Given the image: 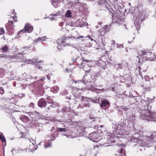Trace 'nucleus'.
<instances>
[{
  "mask_svg": "<svg viewBox=\"0 0 156 156\" xmlns=\"http://www.w3.org/2000/svg\"><path fill=\"white\" fill-rule=\"evenodd\" d=\"M19 97L20 98H22L25 96V94H19Z\"/></svg>",
  "mask_w": 156,
  "mask_h": 156,
  "instance_id": "de8ad7c7",
  "label": "nucleus"
},
{
  "mask_svg": "<svg viewBox=\"0 0 156 156\" xmlns=\"http://www.w3.org/2000/svg\"><path fill=\"white\" fill-rule=\"evenodd\" d=\"M74 82L76 84H77L79 86V88H82L83 87V85L84 84V82L82 81H74Z\"/></svg>",
  "mask_w": 156,
  "mask_h": 156,
  "instance_id": "a211bd4d",
  "label": "nucleus"
},
{
  "mask_svg": "<svg viewBox=\"0 0 156 156\" xmlns=\"http://www.w3.org/2000/svg\"><path fill=\"white\" fill-rule=\"evenodd\" d=\"M33 29V28L32 26L29 24H26L24 28L20 30L18 34H20L22 33L26 32L31 33V32Z\"/></svg>",
  "mask_w": 156,
  "mask_h": 156,
  "instance_id": "423d86ee",
  "label": "nucleus"
},
{
  "mask_svg": "<svg viewBox=\"0 0 156 156\" xmlns=\"http://www.w3.org/2000/svg\"><path fill=\"white\" fill-rule=\"evenodd\" d=\"M151 136L152 138H153L154 137L156 136V132H153L151 135Z\"/></svg>",
  "mask_w": 156,
  "mask_h": 156,
  "instance_id": "37998d69",
  "label": "nucleus"
},
{
  "mask_svg": "<svg viewBox=\"0 0 156 156\" xmlns=\"http://www.w3.org/2000/svg\"><path fill=\"white\" fill-rule=\"evenodd\" d=\"M47 100L48 101V103L49 104H52L54 102H53V100L50 97H48L46 98Z\"/></svg>",
  "mask_w": 156,
  "mask_h": 156,
  "instance_id": "c756f323",
  "label": "nucleus"
},
{
  "mask_svg": "<svg viewBox=\"0 0 156 156\" xmlns=\"http://www.w3.org/2000/svg\"><path fill=\"white\" fill-rule=\"evenodd\" d=\"M34 144L33 143H32L31 144H30L29 146V150L31 151H34L35 149V148H34V147H35V146H34Z\"/></svg>",
  "mask_w": 156,
  "mask_h": 156,
  "instance_id": "cd10ccee",
  "label": "nucleus"
},
{
  "mask_svg": "<svg viewBox=\"0 0 156 156\" xmlns=\"http://www.w3.org/2000/svg\"><path fill=\"white\" fill-rule=\"evenodd\" d=\"M27 48V46L21 48L20 51H19L18 53H16V55L9 56V58L11 60H13L14 62H23L26 60V58L23 56L24 50Z\"/></svg>",
  "mask_w": 156,
  "mask_h": 156,
  "instance_id": "20e7f679",
  "label": "nucleus"
},
{
  "mask_svg": "<svg viewBox=\"0 0 156 156\" xmlns=\"http://www.w3.org/2000/svg\"><path fill=\"white\" fill-rule=\"evenodd\" d=\"M30 84L27 85V84H21L20 85V86L22 87V89L25 90L26 89V87H28V88L29 89L28 86Z\"/></svg>",
  "mask_w": 156,
  "mask_h": 156,
  "instance_id": "2f4dec72",
  "label": "nucleus"
},
{
  "mask_svg": "<svg viewBox=\"0 0 156 156\" xmlns=\"http://www.w3.org/2000/svg\"><path fill=\"white\" fill-rule=\"evenodd\" d=\"M91 100L89 98L83 97V99L81 100L82 103L78 105V108H83L85 107H90V104L89 102Z\"/></svg>",
  "mask_w": 156,
  "mask_h": 156,
  "instance_id": "39448f33",
  "label": "nucleus"
},
{
  "mask_svg": "<svg viewBox=\"0 0 156 156\" xmlns=\"http://www.w3.org/2000/svg\"><path fill=\"white\" fill-rule=\"evenodd\" d=\"M11 16L12 18L14 20V21H17L16 20L17 17L16 16V15L15 16H12V15H11Z\"/></svg>",
  "mask_w": 156,
  "mask_h": 156,
  "instance_id": "8fccbe9b",
  "label": "nucleus"
},
{
  "mask_svg": "<svg viewBox=\"0 0 156 156\" xmlns=\"http://www.w3.org/2000/svg\"><path fill=\"white\" fill-rule=\"evenodd\" d=\"M100 98L99 97H96L94 98V100L96 103H99L100 102Z\"/></svg>",
  "mask_w": 156,
  "mask_h": 156,
  "instance_id": "7c9ffc66",
  "label": "nucleus"
},
{
  "mask_svg": "<svg viewBox=\"0 0 156 156\" xmlns=\"http://www.w3.org/2000/svg\"><path fill=\"white\" fill-rule=\"evenodd\" d=\"M86 128L83 126H80L79 127L78 129V130L80 132V133H83L85 130Z\"/></svg>",
  "mask_w": 156,
  "mask_h": 156,
  "instance_id": "393cba45",
  "label": "nucleus"
},
{
  "mask_svg": "<svg viewBox=\"0 0 156 156\" xmlns=\"http://www.w3.org/2000/svg\"><path fill=\"white\" fill-rule=\"evenodd\" d=\"M5 91L4 89L2 87H0V94H3L4 93Z\"/></svg>",
  "mask_w": 156,
  "mask_h": 156,
  "instance_id": "ea45409f",
  "label": "nucleus"
},
{
  "mask_svg": "<svg viewBox=\"0 0 156 156\" xmlns=\"http://www.w3.org/2000/svg\"><path fill=\"white\" fill-rule=\"evenodd\" d=\"M75 2L76 3H80V2H79V0H75Z\"/></svg>",
  "mask_w": 156,
  "mask_h": 156,
  "instance_id": "bf43d9fd",
  "label": "nucleus"
},
{
  "mask_svg": "<svg viewBox=\"0 0 156 156\" xmlns=\"http://www.w3.org/2000/svg\"><path fill=\"white\" fill-rule=\"evenodd\" d=\"M57 130L59 132H66L69 130V128L66 127V126H63V128H62L59 127L57 128Z\"/></svg>",
  "mask_w": 156,
  "mask_h": 156,
  "instance_id": "4468645a",
  "label": "nucleus"
},
{
  "mask_svg": "<svg viewBox=\"0 0 156 156\" xmlns=\"http://www.w3.org/2000/svg\"><path fill=\"white\" fill-rule=\"evenodd\" d=\"M51 146V144L50 143L46 144L44 145V147L45 148L50 147Z\"/></svg>",
  "mask_w": 156,
  "mask_h": 156,
  "instance_id": "79ce46f5",
  "label": "nucleus"
},
{
  "mask_svg": "<svg viewBox=\"0 0 156 156\" xmlns=\"http://www.w3.org/2000/svg\"><path fill=\"white\" fill-rule=\"evenodd\" d=\"M110 27V25L107 26L106 25L105 26V28H104L105 30L107 29V30L109 29Z\"/></svg>",
  "mask_w": 156,
  "mask_h": 156,
  "instance_id": "3c124183",
  "label": "nucleus"
},
{
  "mask_svg": "<svg viewBox=\"0 0 156 156\" xmlns=\"http://www.w3.org/2000/svg\"><path fill=\"white\" fill-rule=\"evenodd\" d=\"M8 49L9 48L7 46L5 45L3 46L1 48H0V49L2 50V51L5 52L7 51Z\"/></svg>",
  "mask_w": 156,
  "mask_h": 156,
  "instance_id": "a878e982",
  "label": "nucleus"
},
{
  "mask_svg": "<svg viewBox=\"0 0 156 156\" xmlns=\"http://www.w3.org/2000/svg\"><path fill=\"white\" fill-rule=\"evenodd\" d=\"M145 80L147 81H153L154 80V79L153 78H150V77L147 76L146 75L144 76V77Z\"/></svg>",
  "mask_w": 156,
  "mask_h": 156,
  "instance_id": "5701e85b",
  "label": "nucleus"
},
{
  "mask_svg": "<svg viewBox=\"0 0 156 156\" xmlns=\"http://www.w3.org/2000/svg\"><path fill=\"white\" fill-rule=\"evenodd\" d=\"M63 0H52V5L55 7H58L59 5V3L63 2Z\"/></svg>",
  "mask_w": 156,
  "mask_h": 156,
  "instance_id": "ddd939ff",
  "label": "nucleus"
},
{
  "mask_svg": "<svg viewBox=\"0 0 156 156\" xmlns=\"http://www.w3.org/2000/svg\"><path fill=\"white\" fill-rule=\"evenodd\" d=\"M59 90V87L56 86L51 88V91L54 93L57 92Z\"/></svg>",
  "mask_w": 156,
  "mask_h": 156,
  "instance_id": "412c9836",
  "label": "nucleus"
},
{
  "mask_svg": "<svg viewBox=\"0 0 156 156\" xmlns=\"http://www.w3.org/2000/svg\"><path fill=\"white\" fill-rule=\"evenodd\" d=\"M5 31L2 28H0V35L5 33Z\"/></svg>",
  "mask_w": 156,
  "mask_h": 156,
  "instance_id": "58836bf2",
  "label": "nucleus"
},
{
  "mask_svg": "<svg viewBox=\"0 0 156 156\" xmlns=\"http://www.w3.org/2000/svg\"><path fill=\"white\" fill-rule=\"evenodd\" d=\"M45 79V77H42L39 80L30 84L28 86L29 90L33 91L37 96L43 95L44 93L43 82Z\"/></svg>",
  "mask_w": 156,
  "mask_h": 156,
  "instance_id": "f257e3e1",
  "label": "nucleus"
},
{
  "mask_svg": "<svg viewBox=\"0 0 156 156\" xmlns=\"http://www.w3.org/2000/svg\"><path fill=\"white\" fill-rule=\"evenodd\" d=\"M6 55H4L3 56H1V57H3V58H5L6 57Z\"/></svg>",
  "mask_w": 156,
  "mask_h": 156,
  "instance_id": "69168bd1",
  "label": "nucleus"
},
{
  "mask_svg": "<svg viewBox=\"0 0 156 156\" xmlns=\"http://www.w3.org/2000/svg\"><path fill=\"white\" fill-rule=\"evenodd\" d=\"M71 39L69 37H61V40L60 41L61 45L63 46L66 45H69L70 44V42Z\"/></svg>",
  "mask_w": 156,
  "mask_h": 156,
  "instance_id": "0eeeda50",
  "label": "nucleus"
},
{
  "mask_svg": "<svg viewBox=\"0 0 156 156\" xmlns=\"http://www.w3.org/2000/svg\"><path fill=\"white\" fill-rule=\"evenodd\" d=\"M137 141V140L133 136H131L130 137V141L133 142H136Z\"/></svg>",
  "mask_w": 156,
  "mask_h": 156,
  "instance_id": "c9c22d12",
  "label": "nucleus"
},
{
  "mask_svg": "<svg viewBox=\"0 0 156 156\" xmlns=\"http://www.w3.org/2000/svg\"><path fill=\"white\" fill-rule=\"evenodd\" d=\"M83 36H79V37H78V38H79H79H83Z\"/></svg>",
  "mask_w": 156,
  "mask_h": 156,
  "instance_id": "e2e57ef3",
  "label": "nucleus"
},
{
  "mask_svg": "<svg viewBox=\"0 0 156 156\" xmlns=\"http://www.w3.org/2000/svg\"><path fill=\"white\" fill-rule=\"evenodd\" d=\"M73 60L74 62H76L78 63L79 65H83V63L84 62H89L87 60L83 59V57L82 56H78L76 59H73Z\"/></svg>",
  "mask_w": 156,
  "mask_h": 156,
  "instance_id": "6e6552de",
  "label": "nucleus"
},
{
  "mask_svg": "<svg viewBox=\"0 0 156 156\" xmlns=\"http://www.w3.org/2000/svg\"><path fill=\"white\" fill-rule=\"evenodd\" d=\"M68 110V108L66 107H64L62 109V112L63 113L66 112Z\"/></svg>",
  "mask_w": 156,
  "mask_h": 156,
  "instance_id": "a19ab883",
  "label": "nucleus"
},
{
  "mask_svg": "<svg viewBox=\"0 0 156 156\" xmlns=\"http://www.w3.org/2000/svg\"><path fill=\"white\" fill-rule=\"evenodd\" d=\"M61 93L62 95H65L68 94V92L67 90H65L62 91Z\"/></svg>",
  "mask_w": 156,
  "mask_h": 156,
  "instance_id": "72a5a7b5",
  "label": "nucleus"
},
{
  "mask_svg": "<svg viewBox=\"0 0 156 156\" xmlns=\"http://www.w3.org/2000/svg\"><path fill=\"white\" fill-rule=\"evenodd\" d=\"M0 140L2 141L3 144L6 145V140L4 134L0 132Z\"/></svg>",
  "mask_w": 156,
  "mask_h": 156,
  "instance_id": "f3484780",
  "label": "nucleus"
},
{
  "mask_svg": "<svg viewBox=\"0 0 156 156\" xmlns=\"http://www.w3.org/2000/svg\"><path fill=\"white\" fill-rule=\"evenodd\" d=\"M65 16L67 17H71V12L70 10H68L66 14H65Z\"/></svg>",
  "mask_w": 156,
  "mask_h": 156,
  "instance_id": "bb28decb",
  "label": "nucleus"
},
{
  "mask_svg": "<svg viewBox=\"0 0 156 156\" xmlns=\"http://www.w3.org/2000/svg\"><path fill=\"white\" fill-rule=\"evenodd\" d=\"M107 141L108 143H114L115 142L114 138L113 136H108L107 139Z\"/></svg>",
  "mask_w": 156,
  "mask_h": 156,
  "instance_id": "aec40b11",
  "label": "nucleus"
},
{
  "mask_svg": "<svg viewBox=\"0 0 156 156\" xmlns=\"http://www.w3.org/2000/svg\"><path fill=\"white\" fill-rule=\"evenodd\" d=\"M43 62L41 61L36 62V66H37L38 68L40 69H41L40 68H42V67H41V66L43 65Z\"/></svg>",
  "mask_w": 156,
  "mask_h": 156,
  "instance_id": "b1692460",
  "label": "nucleus"
},
{
  "mask_svg": "<svg viewBox=\"0 0 156 156\" xmlns=\"http://www.w3.org/2000/svg\"><path fill=\"white\" fill-rule=\"evenodd\" d=\"M151 107L149 105L145 106L144 109L140 113V117L143 119L156 121V112L151 110Z\"/></svg>",
  "mask_w": 156,
  "mask_h": 156,
  "instance_id": "f03ea898",
  "label": "nucleus"
},
{
  "mask_svg": "<svg viewBox=\"0 0 156 156\" xmlns=\"http://www.w3.org/2000/svg\"><path fill=\"white\" fill-rule=\"evenodd\" d=\"M30 50L32 51H35L36 49L35 47H33V48H31V49H30Z\"/></svg>",
  "mask_w": 156,
  "mask_h": 156,
  "instance_id": "6e6d98bb",
  "label": "nucleus"
},
{
  "mask_svg": "<svg viewBox=\"0 0 156 156\" xmlns=\"http://www.w3.org/2000/svg\"><path fill=\"white\" fill-rule=\"evenodd\" d=\"M139 74L141 76V77L143 78V76L142 75L141 73L140 72V67H139Z\"/></svg>",
  "mask_w": 156,
  "mask_h": 156,
  "instance_id": "09e8293b",
  "label": "nucleus"
},
{
  "mask_svg": "<svg viewBox=\"0 0 156 156\" xmlns=\"http://www.w3.org/2000/svg\"><path fill=\"white\" fill-rule=\"evenodd\" d=\"M147 139L148 140V141H147V142H148L149 141H149H150L151 139V138L150 136H148L147 137ZM145 142H147V141H145Z\"/></svg>",
  "mask_w": 156,
  "mask_h": 156,
  "instance_id": "4d7b16f0",
  "label": "nucleus"
},
{
  "mask_svg": "<svg viewBox=\"0 0 156 156\" xmlns=\"http://www.w3.org/2000/svg\"><path fill=\"white\" fill-rule=\"evenodd\" d=\"M121 65L122 63L116 65V66H117L116 68L118 70H119L120 69H122V66H121Z\"/></svg>",
  "mask_w": 156,
  "mask_h": 156,
  "instance_id": "4c0bfd02",
  "label": "nucleus"
},
{
  "mask_svg": "<svg viewBox=\"0 0 156 156\" xmlns=\"http://www.w3.org/2000/svg\"><path fill=\"white\" fill-rule=\"evenodd\" d=\"M109 30V29L107 30V29L105 30L104 28L101 29L99 30V33L101 34V36L104 35L105 33V32L108 31Z\"/></svg>",
  "mask_w": 156,
  "mask_h": 156,
  "instance_id": "4be33fe9",
  "label": "nucleus"
},
{
  "mask_svg": "<svg viewBox=\"0 0 156 156\" xmlns=\"http://www.w3.org/2000/svg\"><path fill=\"white\" fill-rule=\"evenodd\" d=\"M112 14H113V15L112 16L113 18V19H116V17H115V18H114V15L113 14V13H112Z\"/></svg>",
  "mask_w": 156,
  "mask_h": 156,
  "instance_id": "680f3d73",
  "label": "nucleus"
},
{
  "mask_svg": "<svg viewBox=\"0 0 156 156\" xmlns=\"http://www.w3.org/2000/svg\"><path fill=\"white\" fill-rule=\"evenodd\" d=\"M100 106L103 109H107L110 107V104L108 100H105L102 101Z\"/></svg>",
  "mask_w": 156,
  "mask_h": 156,
  "instance_id": "9b49d317",
  "label": "nucleus"
},
{
  "mask_svg": "<svg viewBox=\"0 0 156 156\" xmlns=\"http://www.w3.org/2000/svg\"><path fill=\"white\" fill-rule=\"evenodd\" d=\"M58 15V13L57 12L55 14H51L50 16H56Z\"/></svg>",
  "mask_w": 156,
  "mask_h": 156,
  "instance_id": "603ef678",
  "label": "nucleus"
},
{
  "mask_svg": "<svg viewBox=\"0 0 156 156\" xmlns=\"http://www.w3.org/2000/svg\"><path fill=\"white\" fill-rule=\"evenodd\" d=\"M118 152L120 153L124 154V155H125V154H124L125 151L124 150V148H121L120 149H119L118 151Z\"/></svg>",
  "mask_w": 156,
  "mask_h": 156,
  "instance_id": "f704fd0d",
  "label": "nucleus"
},
{
  "mask_svg": "<svg viewBox=\"0 0 156 156\" xmlns=\"http://www.w3.org/2000/svg\"><path fill=\"white\" fill-rule=\"evenodd\" d=\"M131 42L132 41H128V43H129V44H131Z\"/></svg>",
  "mask_w": 156,
  "mask_h": 156,
  "instance_id": "338daca9",
  "label": "nucleus"
},
{
  "mask_svg": "<svg viewBox=\"0 0 156 156\" xmlns=\"http://www.w3.org/2000/svg\"><path fill=\"white\" fill-rule=\"evenodd\" d=\"M119 20V19H118V20H117V21H116V20H115V22L119 23V22H120V21Z\"/></svg>",
  "mask_w": 156,
  "mask_h": 156,
  "instance_id": "13d9d810",
  "label": "nucleus"
},
{
  "mask_svg": "<svg viewBox=\"0 0 156 156\" xmlns=\"http://www.w3.org/2000/svg\"><path fill=\"white\" fill-rule=\"evenodd\" d=\"M4 69L2 68H0V78L4 76Z\"/></svg>",
  "mask_w": 156,
  "mask_h": 156,
  "instance_id": "c85d7f7f",
  "label": "nucleus"
},
{
  "mask_svg": "<svg viewBox=\"0 0 156 156\" xmlns=\"http://www.w3.org/2000/svg\"><path fill=\"white\" fill-rule=\"evenodd\" d=\"M20 119L24 122L27 123L29 122L30 119V118L27 116L23 115L20 117Z\"/></svg>",
  "mask_w": 156,
  "mask_h": 156,
  "instance_id": "2eb2a0df",
  "label": "nucleus"
},
{
  "mask_svg": "<svg viewBox=\"0 0 156 156\" xmlns=\"http://www.w3.org/2000/svg\"><path fill=\"white\" fill-rule=\"evenodd\" d=\"M29 107L31 108L32 109L34 108V104L32 102L30 103L29 105Z\"/></svg>",
  "mask_w": 156,
  "mask_h": 156,
  "instance_id": "c03bdc74",
  "label": "nucleus"
},
{
  "mask_svg": "<svg viewBox=\"0 0 156 156\" xmlns=\"http://www.w3.org/2000/svg\"><path fill=\"white\" fill-rule=\"evenodd\" d=\"M16 13L14 11H13L12 12V13L11 15V16L12 15V16H15V15H16Z\"/></svg>",
  "mask_w": 156,
  "mask_h": 156,
  "instance_id": "864d4df0",
  "label": "nucleus"
},
{
  "mask_svg": "<svg viewBox=\"0 0 156 156\" xmlns=\"http://www.w3.org/2000/svg\"><path fill=\"white\" fill-rule=\"evenodd\" d=\"M85 72H86V73H89V72H90V70H89L86 71Z\"/></svg>",
  "mask_w": 156,
  "mask_h": 156,
  "instance_id": "774afa93",
  "label": "nucleus"
},
{
  "mask_svg": "<svg viewBox=\"0 0 156 156\" xmlns=\"http://www.w3.org/2000/svg\"><path fill=\"white\" fill-rule=\"evenodd\" d=\"M98 135V134L94 132L90 133L89 135V137L90 139L95 141L96 139H98L97 136Z\"/></svg>",
  "mask_w": 156,
  "mask_h": 156,
  "instance_id": "f8f14e48",
  "label": "nucleus"
},
{
  "mask_svg": "<svg viewBox=\"0 0 156 156\" xmlns=\"http://www.w3.org/2000/svg\"><path fill=\"white\" fill-rule=\"evenodd\" d=\"M49 18H50V20L51 21L53 20L54 19V18L52 17H49Z\"/></svg>",
  "mask_w": 156,
  "mask_h": 156,
  "instance_id": "052dcab7",
  "label": "nucleus"
},
{
  "mask_svg": "<svg viewBox=\"0 0 156 156\" xmlns=\"http://www.w3.org/2000/svg\"><path fill=\"white\" fill-rule=\"evenodd\" d=\"M118 108H119L120 109L124 110L126 111L128 109V108L126 107H125L123 106H118Z\"/></svg>",
  "mask_w": 156,
  "mask_h": 156,
  "instance_id": "473e14b6",
  "label": "nucleus"
},
{
  "mask_svg": "<svg viewBox=\"0 0 156 156\" xmlns=\"http://www.w3.org/2000/svg\"><path fill=\"white\" fill-rule=\"evenodd\" d=\"M47 39V37L46 36H44L41 37H39L35 41H40L42 42L43 41H44L46 40Z\"/></svg>",
  "mask_w": 156,
  "mask_h": 156,
  "instance_id": "6ab92c4d",
  "label": "nucleus"
},
{
  "mask_svg": "<svg viewBox=\"0 0 156 156\" xmlns=\"http://www.w3.org/2000/svg\"><path fill=\"white\" fill-rule=\"evenodd\" d=\"M37 78V77L36 76L33 77L31 75H27L26 77L24 80L26 81H30L31 80H35Z\"/></svg>",
  "mask_w": 156,
  "mask_h": 156,
  "instance_id": "dca6fc26",
  "label": "nucleus"
},
{
  "mask_svg": "<svg viewBox=\"0 0 156 156\" xmlns=\"http://www.w3.org/2000/svg\"><path fill=\"white\" fill-rule=\"evenodd\" d=\"M65 135L66 136V137L67 138H69V137H70V135Z\"/></svg>",
  "mask_w": 156,
  "mask_h": 156,
  "instance_id": "0e129e2a",
  "label": "nucleus"
},
{
  "mask_svg": "<svg viewBox=\"0 0 156 156\" xmlns=\"http://www.w3.org/2000/svg\"><path fill=\"white\" fill-rule=\"evenodd\" d=\"M8 24L12 26H13V21L12 20H9Z\"/></svg>",
  "mask_w": 156,
  "mask_h": 156,
  "instance_id": "49530a36",
  "label": "nucleus"
},
{
  "mask_svg": "<svg viewBox=\"0 0 156 156\" xmlns=\"http://www.w3.org/2000/svg\"><path fill=\"white\" fill-rule=\"evenodd\" d=\"M138 56L137 57L138 58L139 62L142 63L148 60H151L153 58L154 54L149 51H146L145 50H141L139 51L138 52Z\"/></svg>",
  "mask_w": 156,
  "mask_h": 156,
  "instance_id": "7ed1b4c3",
  "label": "nucleus"
},
{
  "mask_svg": "<svg viewBox=\"0 0 156 156\" xmlns=\"http://www.w3.org/2000/svg\"><path fill=\"white\" fill-rule=\"evenodd\" d=\"M98 4L101 7V10L105 9L107 8V2L106 0H98Z\"/></svg>",
  "mask_w": 156,
  "mask_h": 156,
  "instance_id": "1a4fd4ad",
  "label": "nucleus"
},
{
  "mask_svg": "<svg viewBox=\"0 0 156 156\" xmlns=\"http://www.w3.org/2000/svg\"><path fill=\"white\" fill-rule=\"evenodd\" d=\"M60 43H59L58 44V46H57V48L58 50H61L62 48L61 45H60Z\"/></svg>",
  "mask_w": 156,
  "mask_h": 156,
  "instance_id": "a18cd8bd",
  "label": "nucleus"
},
{
  "mask_svg": "<svg viewBox=\"0 0 156 156\" xmlns=\"http://www.w3.org/2000/svg\"><path fill=\"white\" fill-rule=\"evenodd\" d=\"M58 106V103H55V102H54L52 104L50 105V106L53 108H55Z\"/></svg>",
  "mask_w": 156,
  "mask_h": 156,
  "instance_id": "e433bc0d",
  "label": "nucleus"
},
{
  "mask_svg": "<svg viewBox=\"0 0 156 156\" xmlns=\"http://www.w3.org/2000/svg\"><path fill=\"white\" fill-rule=\"evenodd\" d=\"M47 104V101L43 98L40 99L37 103L38 106L40 108L45 107Z\"/></svg>",
  "mask_w": 156,
  "mask_h": 156,
  "instance_id": "9d476101",
  "label": "nucleus"
},
{
  "mask_svg": "<svg viewBox=\"0 0 156 156\" xmlns=\"http://www.w3.org/2000/svg\"><path fill=\"white\" fill-rule=\"evenodd\" d=\"M78 90H77V89H76L75 88V89H73V92L74 94H75L76 93V92L75 91H77Z\"/></svg>",
  "mask_w": 156,
  "mask_h": 156,
  "instance_id": "5fc2aeb1",
  "label": "nucleus"
}]
</instances>
